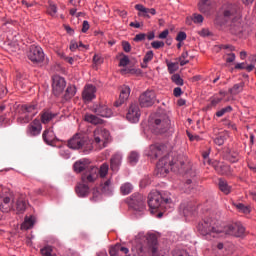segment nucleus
Here are the masks:
<instances>
[{
    "label": "nucleus",
    "mask_w": 256,
    "mask_h": 256,
    "mask_svg": "<svg viewBox=\"0 0 256 256\" xmlns=\"http://www.w3.org/2000/svg\"><path fill=\"white\" fill-rule=\"evenodd\" d=\"M234 206L236 207V209H238V211H240V213H245L247 215L251 212L249 206H245L242 203H234Z\"/></svg>",
    "instance_id": "37998d69"
},
{
    "label": "nucleus",
    "mask_w": 256,
    "mask_h": 256,
    "mask_svg": "<svg viewBox=\"0 0 256 256\" xmlns=\"http://www.w3.org/2000/svg\"><path fill=\"white\" fill-rule=\"evenodd\" d=\"M243 87H245V83L241 82L235 84L232 88L229 89L230 95H239L243 91Z\"/></svg>",
    "instance_id": "f704fd0d"
},
{
    "label": "nucleus",
    "mask_w": 256,
    "mask_h": 256,
    "mask_svg": "<svg viewBox=\"0 0 256 256\" xmlns=\"http://www.w3.org/2000/svg\"><path fill=\"white\" fill-rule=\"evenodd\" d=\"M27 57L32 63L39 65V63L45 61V52H43V48L40 46L32 45L29 48Z\"/></svg>",
    "instance_id": "9d476101"
},
{
    "label": "nucleus",
    "mask_w": 256,
    "mask_h": 256,
    "mask_svg": "<svg viewBox=\"0 0 256 256\" xmlns=\"http://www.w3.org/2000/svg\"><path fill=\"white\" fill-rule=\"evenodd\" d=\"M151 47H153V49H161L162 47H165V42H163V41H153L151 43Z\"/></svg>",
    "instance_id": "6e6d98bb"
},
{
    "label": "nucleus",
    "mask_w": 256,
    "mask_h": 256,
    "mask_svg": "<svg viewBox=\"0 0 256 256\" xmlns=\"http://www.w3.org/2000/svg\"><path fill=\"white\" fill-rule=\"evenodd\" d=\"M107 173H109V165L108 164H102L100 169H98V175L100 177H107Z\"/></svg>",
    "instance_id": "a18cd8bd"
},
{
    "label": "nucleus",
    "mask_w": 256,
    "mask_h": 256,
    "mask_svg": "<svg viewBox=\"0 0 256 256\" xmlns=\"http://www.w3.org/2000/svg\"><path fill=\"white\" fill-rule=\"evenodd\" d=\"M82 183H95L99 179V168L96 166H88L81 176Z\"/></svg>",
    "instance_id": "f8f14e48"
},
{
    "label": "nucleus",
    "mask_w": 256,
    "mask_h": 256,
    "mask_svg": "<svg viewBox=\"0 0 256 256\" xmlns=\"http://www.w3.org/2000/svg\"><path fill=\"white\" fill-rule=\"evenodd\" d=\"M213 0H200L198 3V9L200 13H209L211 11V5Z\"/></svg>",
    "instance_id": "cd10ccee"
},
{
    "label": "nucleus",
    "mask_w": 256,
    "mask_h": 256,
    "mask_svg": "<svg viewBox=\"0 0 256 256\" xmlns=\"http://www.w3.org/2000/svg\"><path fill=\"white\" fill-rule=\"evenodd\" d=\"M233 111V107L227 106L225 108H222L221 110L216 112V117H223V115H227V113H231Z\"/></svg>",
    "instance_id": "de8ad7c7"
},
{
    "label": "nucleus",
    "mask_w": 256,
    "mask_h": 256,
    "mask_svg": "<svg viewBox=\"0 0 256 256\" xmlns=\"http://www.w3.org/2000/svg\"><path fill=\"white\" fill-rule=\"evenodd\" d=\"M42 129L41 121L35 119L27 126L26 133L29 137H37V135H41Z\"/></svg>",
    "instance_id": "f3484780"
},
{
    "label": "nucleus",
    "mask_w": 256,
    "mask_h": 256,
    "mask_svg": "<svg viewBox=\"0 0 256 256\" xmlns=\"http://www.w3.org/2000/svg\"><path fill=\"white\" fill-rule=\"evenodd\" d=\"M153 55L154 54L152 50L148 51L143 58V63L147 64L150 61H153Z\"/></svg>",
    "instance_id": "5fc2aeb1"
},
{
    "label": "nucleus",
    "mask_w": 256,
    "mask_h": 256,
    "mask_svg": "<svg viewBox=\"0 0 256 256\" xmlns=\"http://www.w3.org/2000/svg\"><path fill=\"white\" fill-rule=\"evenodd\" d=\"M89 31V21L84 20L82 24V33H87Z\"/></svg>",
    "instance_id": "774afa93"
},
{
    "label": "nucleus",
    "mask_w": 256,
    "mask_h": 256,
    "mask_svg": "<svg viewBox=\"0 0 256 256\" xmlns=\"http://www.w3.org/2000/svg\"><path fill=\"white\" fill-rule=\"evenodd\" d=\"M200 37H209V35H211V32L209 31V29L204 28L201 31L198 32Z\"/></svg>",
    "instance_id": "052dcab7"
},
{
    "label": "nucleus",
    "mask_w": 256,
    "mask_h": 256,
    "mask_svg": "<svg viewBox=\"0 0 256 256\" xmlns=\"http://www.w3.org/2000/svg\"><path fill=\"white\" fill-rule=\"evenodd\" d=\"M139 117H141L139 105H137V103L131 104L126 114V118L130 123H139Z\"/></svg>",
    "instance_id": "dca6fc26"
},
{
    "label": "nucleus",
    "mask_w": 256,
    "mask_h": 256,
    "mask_svg": "<svg viewBox=\"0 0 256 256\" xmlns=\"http://www.w3.org/2000/svg\"><path fill=\"white\" fill-rule=\"evenodd\" d=\"M13 211H16L17 214L25 213L27 209V200L24 196L17 198L16 202L12 206Z\"/></svg>",
    "instance_id": "4be33fe9"
},
{
    "label": "nucleus",
    "mask_w": 256,
    "mask_h": 256,
    "mask_svg": "<svg viewBox=\"0 0 256 256\" xmlns=\"http://www.w3.org/2000/svg\"><path fill=\"white\" fill-rule=\"evenodd\" d=\"M91 165H89V160H79L77 162L74 163V171L76 173H82V171L86 172L87 171V167H90Z\"/></svg>",
    "instance_id": "393cba45"
},
{
    "label": "nucleus",
    "mask_w": 256,
    "mask_h": 256,
    "mask_svg": "<svg viewBox=\"0 0 256 256\" xmlns=\"http://www.w3.org/2000/svg\"><path fill=\"white\" fill-rule=\"evenodd\" d=\"M33 225H35V222L33 221V218H25L24 222L21 224L20 229L22 231H27L29 229H31V227H33Z\"/></svg>",
    "instance_id": "4c0bfd02"
},
{
    "label": "nucleus",
    "mask_w": 256,
    "mask_h": 256,
    "mask_svg": "<svg viewBox=\"0 0 256 256\" xmlns=\"http://www.w3.org/2000/svg\"><path fill=\"white\" fill-rule=\"evenodd\" d=\"M228 159L231 163H237V161H239V153L230 152V154L228 155Z\"/></svg>",
    "instance_id": "864d4df0"
},
{
    "label": "nucleus",
    "mask_w": 256,
    "mask_h": 256,
    "mask_svg": "<svg viewBox=\"0 0 256 256\" xmlns=\"http://www.w3.org/2000/svg\"><path fill=\"white\" fill-rule=\"evenodd\" d=\"M197 230L206 239L217 237L220 233H223V226H219L217 220L211 218H205L203 222H200L197 226Z\"/></svg>",
    "instance_id": "39448f33"
},
{
    "label": "nucleus",
    "mask_w": 256,
    "mask_h": 256,
    "mask_svg": "<svg viewBox=\"0 0 256 256\" xmlns=\"http://www.w3.org/2000/svg\"><path fill=\"white\" fill-rule=\"evenodd\" d=\"M93 113H96L100 117L109 118L113 115V111L105 104H96L92 108Z\"/></svg>",
    "instance_id": "a211bd4d"
},
{
    "label": "nucleus",
    "mask_w": 256,
    "mask_h": 256,
    "mask_svg": "<svg viewBox=\"0 0 256 256\" xmlns=\"http://www.w3.org/2000/svg\"><path fill=\"white\" fill-rule=\"evenodd\" d=\"M130 63L129 56L122 54V58L119 62V67H127Z\"/></svg>",
    "instance_id": "603ef678"
},
{
    "label": "nucleus",
    "mask_w": 256,
    "mask_h": 256,
    "mask_svg": "<svg viewBox=\"0 0 256 256\" xmlns=\"http://www.w3.org/2000/svg\"><path fill=\"white\" fill-rule=\"evenodd\" d=\"M213 167H214L215 171H217V173H219L220 175H225V172L228 169L227 166H225L219 162H214Z\"/></svg>",
    "instance_id": "a19ab883"
},
{
    "label": "nucleus",
    "mask_w": 256,
    "mask_h": 256,
    "mask_svg": "<svg viewBox=\"0 0 256 256\" xmlns=\"http://www.w3.org/2000/svg\"><path fill=\"white\" fill-rule=\"evenodd\" d=\"M227 132H221L215 139H214V143L215 145H218L219 147H221V145H223L225 143V141H227Z\"/></svg>",
    "instance_id": "e433bc0d"
},
{
    "label": "nucleus",
    "mask_w": 256,
    "mask_h": 256,
    "mask_svg": "<svg viewBox=\"0 0 256 256\" xmlns=\"http://www.w3.org/2000/svg\"><path fill=\"white\" fill-rule=\"evenodd\" d=\"M128 161L130 163V165H137L138 161H139V153L133 151L129 154L128 156Z\"/></svg>",
    "instance_id": "79ce46f5"
},
{
    "label": "nucleus",
    "mask_w": 256,
    "mask_h": 256,
    "mask_svg": "<svg viewBox=\"0 0 256 256\" xmlns=\"http://www.w3.org/2000/svg\"><path fill=\"white\" fill-rule=\"evenodd\" d=\"M135 9L139 11V15H142L143 17H149L150 11L149 8H145L143 4H137L135 5Z\"/></svg>",
    "instance_id": "ea45409f"
},
{
    "label": "nucleus",
    "mask_w": 256,
    "mask_h": 256,
    "mask_svg": "<svg viewBox=\"0 0 256 256\" xmlns=\"http://www.w3.org/2000/svg\"><path fill=\"white\" fill-rule=\"evenodd\" d=\"M103 192L99 191V188H94L92 191V201H99Z\"/></svg>",
    "instance_id": "8fccbe9b"
},
{
    "label": "nucleus",
    "mask_w": 256,
    "mask_h": 256,
    "mask_svg": "<svg viewBox=\"0 0 256 256\" xmlns=\"http://www.w3.org/2000/svg\"><path fill=\"white\" fill-rule=\"evenodd\" d=\"M225 235H233L234 237H243L245 235V226L241 222L222 226V232Z\"/></svg>",
    "instance_id": "9b49d317"
},
{
    "label": "nucleus",
    "mask_w": 256,
    "mask_h": 256,
    "mask_svg": "<svg viewBox=\"0 0 256 256\" xmlns=\"http://www.w3.org/2000/svg\"><path fill=\"white\" fill-rule=\"evenodd\" d=\"M194 211L195 204H193V202H184L180 205V213L184 215V217H191Z\"/></svg>",
    "instance_id": "b1692460"
},
{
    "label": "nucleus",
    "mask_w": 256,
    "mask_h": 256,
    "mask_svg": "<svg viewBox=\"0 0 256 256\" xmlns=\"http://www.w3.org/2000/svg\"><path fill=\"white\" fill-rule=\"evenodd\" d=\"M167 150V147L163 144L161 145H151L150 150L148 152V156L151 159H157V157H161L163 153Z\"/></svg>",
    "instance_id": "412c9836"
},
{
    "label": "nucleus",
    "mask_w": 256,
    "mask_h": 256,
    "mask_svg": "<svg viewBox=\"0 0 256 256\" xmlns=\"http://www.w3.org/2000/svg\"><path fill=\"white\" fill-rule=\"evenodd\" d=\"M172 256H189V253L185 250H174Z\"/></svg>",
    "instance_id": "4d7b16f0"
},
{
    "label": "nucleus",
    "mask_w": 256,
    "mask_h": 256,
    "mask_svg": "<svg viewBox=\"0 0 256 256\" xmlns=\"http://www.w3.org/2000/svg\"><path fill=\"white\" fill-rule=\"evenodd\" d=\"M141 107H151L155 103V92L147 90L139 97Z\"/></svg>",
    "instance_id": "2eb2a0df"
},
{
    "label": "nucleus",
    "mask_w": 256,
    "mask_h": 256,
    "mask_svg": "<svg viewBox=\"0 0 256 256\" xmlns=\"http://www.w3.org/2000/svg\"><path fill=\"white\" fill-rule=\"evenodd\" d=\"M146 246H138L137 253L139 256H147L151 253L152 256H163L159 252V243L157 242V236L150 234L146 238Z\"/></svg>",
    "instance_id": "0eeeda50"
},
{
    "label": "nucleus",
    "mask_w": 256,
    "mask_h": 256,
    "mask_svg": "<svg viewBox=\"0 0 256 256\" xmlns=\"http://www.w3.org/2000/svg\"><path fill=\"white\" fill-rule=\"evenodd\" d=\"M129 95H131V88L127 85H123L120 88V95L118 101H116V107H120V105H123L127 99H129Z\"/></svg>",
    "instance_id": "5701e85b"
},
{
    "label": "nucleus",
    "mask_w": 256,
    "mask_h": 256,
    "mask_svg": "<svg viewBox=\"0 0 256 256\" xmlns=\"http://www.w3.org/2000/svg\"><path fill=\"white\" fill-rule=\"evenodd\" d=\"M76 93H77V88H75V86H68L64 94V99L66 101H69V99L75 97Z\"/></svg>",
    "instance_id": "c9c22d12"
},
{
    "label": "nucleus",
    "mask_w": 256,
    "mask_h": 256,
    "mask_svg": "<svg viewBox=\"0 0 256 256\" xmlns=\"http://www.w3.org/2000/svg\"><path fill=\"white\" fill-rule=\"evenodd\" d=\"M37 113H39V104L37 102L18 105L15 110L16 121L19 125H26L30 121H33V117Z\"/></svg>",
    "instance_id": "7ed1b4c3"
},
{
    "label": "nucleus",
    "mask_w": 256,
    "mask_h": 256,
    "mask_svg": "<svg viewBox=\"0 0 256 256\" xmlns=\"http://www.w3.org/2000/svg\"><path fill=\"white\" fill-rule=\"evenodd\" d=\"M168 73L172 75L175 71L179 69V63L177 62H167Z\"/></svg>",
    "instance_id": "49530a36"
},
{
    "label": "nucleus",
    "mask_w": 256,
    "mask_h": 256,
    "mask_svg": "<svg viewBox=\"0 0 256 256\" xmlns=\"http://www.w3.org/2000/svg\"><path fill=\"white\" fill-rule=\"evenodd\" d=\"M185 39H187V34L185 32H179L176 36V41H179V43L185 41Z\"/></svg>",
    "instance_id": "bf43d9fd"
},
{
    "label": "nucleus",
    "mask_w": 256,
    "mask_h": 256,
    "mask_svg": "<svg viewBox=\"0 0 256 256\" xmlns=\"http://www.w3.org/2000/svg\"><path fill=\"white\" fill-rule=\"evenodd\" d=\"M163 201L165 203H171V198L163 199V196L161 195V193H159V191L150 192V194L148 195V206L151 213H155V211H157V209L161 207Z\"/></svg>",
    "instance_id": "6e6552de"
},
{
    "label": "nucleus",
    "mask_w": 256,
    "mask_h": 256,
    "mask_svg": "<svg viewBox=\"0 0 256 256\" xmlns=\"http://www.w3.org/2000/svg\"><path fill=\"white\" fill-rule=\"evenodd\" d=\"M109 137H111L109 130L97 128L94 130V141L92 145H96L97 149H104L107 145V141H109Z\"/></svg>",
    "instance_id": "1a4fd4ad"
},
{
    "label": "nucleus",
    "mask_w": 256,
    "mask_h": 256,
    "mask_svg": "<svg viewBox=\"0 0 256 256\" xmlns=\"http://www.w3.org/2000/svg\"><path fill=\"white\" fill-rule=\"evenodd\" d=\"M103 195H111L113 193V188L111 187V180H106L100 188Z\"/></svg>",
    "instance_id": "72a5a7b5"
},
{
    "label": "nucleus",
    "mask_w": 256,
    "mask_h": 256,
    "mask_svg": "<svg viewBox=\"0 0 256 256\" xmlns=\"http://www.w3.org/2000/svg\"><path fill=\"white\" fill-rule=\"evenodd\" d=\"M84 121L91 123L92 125H103V119L95 116L94 114H85Z\"/></svg>",
    "instance_id": "7c9ffc66"
},
{
    "label": "nucleus",
    "mask_w": 256,
    "mask_h": 256,
    "mask_svg": "<svg viewBox=\"0 0 256 256\" xmlns=\"http://www.w3.org/2000/svg\"><path fill=\"white\" fill-rule=\"evenodd\" d=\"M11 199L13 195H1L0 194V211L2 213H9L13 207H11Z\"/></svg>",
    "instance_id": "6ab92c4d"
},
{
    "label": "nucleus",
    "mask_w": 256,
    "mask_h": 256,
    "mask_svg": "<svg viewBox=\"0 0 256 256\" xmlns=\"http://www.w3.org/2000/svg\"><path fill=\"white\" fill-rule=\"evenodd\" d=\"M145 37H147V35L145 33L137 34L134 38V41H136V42L145 41Z\"/></svg>",
    "instance_id": "e2e57ef3"
},
{
    "label": "nucleus",
    "mask_w": 256,
    "mask_h": 256,
    "mask_svg": "<svg viewBox=\"0 0 256 256\" xmlns=\"http://www.w3.org/2000/svg\"><path fill=\"white\" fill-rule=\"evenodd\" d=\"M109 254L110 256H119V247H117V245L111 247Z\"/></svg>",
    "instance_id": "13d9d810"
},
{
    "label": "nucleus",
    "mask_w": 256,
    "mask_h": 256,
    "mask_svg": "<svg viewBox=\"0 0 256 256\" xmlns=\"http://www.w3.org/2000/svg\"><path fill=\"white\" fill-rule=\"evenodd\" d=\"M171 80L175 83V85H178L180 87H182L183 85V78H181V76L179 74H173L171 77Z\"/></svg>",
    "instance_id": "09e8293b"
},
{
    "label": "nucleus",
    "mask_w": 256,
    "mask_h": 256,
    "mask_svg": "<svg viewBox=\"0 0 256 256\" xmlns=\"http://www.w3.org/2000/svg\"><path fill=\"white\" fill-rule=\"evenodd\" d=\"M195 187H197V179H195V173H192V179H187L184 184V191L185 193H191Z\"/></svg>",
    "instance_id": "bb28decb"
},
{
    "label": "nucleus",
    "mask_w": 256,
    "mask_h": 256,
    "mask_svg": "<svg viewBox=\"0 0 256 256\" xmlns=\"http://www.w3.org/2000/svg\"><path fill=\"white\" fill-rule=\"evenodd\" d=\"M121 159L123 156L121 154H115L110 161V167L112 171H119V167H121Z\"/></svg>",
    "instance_id": "c85d7f7f"
},
{
    "label": "nucleus",
    "mask_w": 256,
    "mask_h": 256,
    "mask_svg": "<svg viewBox=\"0 0 256 256\" xmlns=\"http://www.w3.org/2000/svg\"><path fill=\"white\" fill-rule=\"evenodd\" d=\"M57 117V114L50 112V111H46L43 112L41 114V123H43L44 125H47V123H50V121H53V119H55Z\"/></svg>",
    "instance_id": "2f4dec72"
},
{
    "label": "nucleus",
    "mask_w": 256,
    "mask_h": 256,
    "mask_svg": "<svg viewBox=\"0 0 256 256\" xmlns=\"http://www.w3.org/2000/svg\"><path fill=\"white\" fill-rule=\"evenodd\" d=\"M183 94V90H181V87L174 88L173 95L174 97H181Z\"/></svg>",
    "instance_id": "338daca9"
},
{
    "label": "nucleus",
    "mask_w": 256,
    "mask_h": 256,
    "mask_svg": "<svg viewBox=\"0 0 256 256\" xmlns=\"http://www.w3.org/2000/svg\"><path fill=\"white\" fill-rule=\"evenodd\" d=\"M129 205L134 211L141 213L145 210V198L142 194H133L130 198Z\"/></svg>",
    "instance_id": "ddd939ff"
},
{
    "label": "nucleus",
    "mask_w": 256,
    "mask_h": 256,
    "mask_svg": "<svg viewBox=\"0 0 256 256\" xmlns=\"http://www.w3.org/2000/svg\"><path fill=\"white\" fill-rule=\"evenodd\" d=\"M42 138L47 145H52L55 140V133L53 132V129H46L42 134Z\"/></svg>",
    "instance_id": "c756f323"
},
{
    "label": "nucleus",
    "mask_w": 256,
    "mask_h": 256,
    "mask_svg": "<svg viewBox=\"0 0 256 256\" xmlns=\"http://www.w3.org/2000/svg\"><path fill=\"white\" fill-rule=\"evenodd\" d=\"M70 149H81L83 153H91L93 151V141L83 134H76L68 141Z\"/></svg>",
    "instance_id": "423d86ee"
},
{
    "label": "nucleus",
    "mask_w": 256,
    "mask_h": 256,
    "mask_svg": "<svg viewBox=\"0 0 256 256\" xmlns=\"http://www.w3.org/2000/svg\"><path fill=\"white\" fill-rule=\"evenodd\" d=\"M218 187L224 195H229V193H231V186H229L224 179H219Z\"/></svg>",
    "instance_id": "473e14b6"
},
{
    "label": "nucleus",
    "mask_w": 256,
    "mask_h": 256,
    "mask_svg": "<svg viewBox=\"0 0 256 256\" xmlns=\"http://www.w3.org/2000/svg\"><path fill=\"white\" fill-rule=\"evenodd\" d=\"M185 165V157L175 152H171L168 155L162 157L156 165V175L158 177H165L169 171H181Z\"/></svg>",
    "instance_id": "f257e3e1"
},
{
    "label": "nucleus",
    "mask_w": 256,
    "mask_h": 256,
    "mask_svg": "<svg viewBox=\"0 0 256 256\" xmlns=\"http://www.w3.org/2000/svg\"><path fill=\"white\" fill-rule=\"evenodd\" d=\"M133 191V185L129 182H126L121 185L120 187V192L122 195H129V193H132Z\"/></svg>",
    "instance_id": "58836bf2"
},
{
    "label": "nucleus",
    "mask_w": 256,
    "mask_h": 256,
    "mask_svg": "<svg viewBox=\"0 0 256 256\" xmlns=\"http://www.w3.org/2000/svg\"><path fill=\"white\" fill-rule=\"evenodd\" d=\"M79 49V44H77V41L72 40L70 42V51H77Z\"/></svg>",
    "instance_id": "69168bd1"
},
{
    "label": "nucleus",
    "mask_w": 256,
    "mask_h": 256,
    "mask_svg": "<svg viewBox=\"0 0 256 256\" xmlns=\"http://www.w3.org/2000/svg\"><path fill=\"white\" fill-rule=\"evenodd\" d=\"M65 87H67V82L65 81V78L61 76H55L53 78L52 91L56 97H59V95H61V93L65 91Z\"/></svg>",
    "instance_id": "4468645a"
},
{
    "label": "nucleus",
    "mask_w": 256,
    "mask_h": 256,
    "mask_svg": "<svg viewBox=\"0 0 256 256\" xmlns=\"http://www.w3.org/2000/svg\"><path fill=\"white\" fill-rule=\"evenodd\" d=\"M42 256H57L53 253V248L51 246H45L40 250Z\"/></svg>",
    "instance_id": "c03bdc74"
},
{
    "label": "nucleus",
    "mask_w": 256,
    "mask_h": 256,
    "mask_svg": "<svg viewBox=\"0 0 256 256\" xmlns=\"http://www.w3.org/2000/svg\"><path fill=\"white\" fill-rule=\"evenodd\" d=\"M223 19L233 35H241V33H243L241 15L239 14V9L236 5L230 4L225 8Z\"/></svg>",
    "instance_id": "f03ea898"
},
{
    "label": "nucleus",
    "mask_w": 256,
    "mask_h": 256,
    "mask_svg": "<svg viewBox=\"0 0 256 256\" xmlns=\"http://www.w3.org/2000/svg\"><path fill=\"white\" fill-rule=\"evenodd\" d=\"M76 193L78 197H87L89 195V185H87V182L79 183L76 186Z\"/></svg>",
    "instance_id": "a878e982"
},
{
    "label": "nucleus",
    "mask_w": 256,
    "mask_h": 256,
    "mask_svg": "<svg viewBox=\"0 0 256 256\" xmlns=\"http://www.w3.org/2000/svg\"><path fill=\"white\" fill-rule=\"evenodd\" d=\"M95 93H97V88H95V86L92 84H88L84 87L82 92V99L85 102L93 101V99L96 97Z\"/></svg>",
    "instance_id": "aec40b11"
},
{
    "label": "nucleus",
    "mask_w": 256,
    "mask_h": 256,
    "mask_svg": "<svg viewBox=\"0 0 256 256\" xmlns=\"http://www.w3.org/2000/svg\"><path fill=\"white\" fill-rule=\"evenodd\" d=\"M148 125L152 133L163 135L171 129V120L167 114H158L149 118Z\"/></svg>",
    "instance_id": "20e7f679"
},
{
    "label": "nucleus",
    "mask_w": 256,
    "mask_h": 256,
    "mask_svg": "<svg viewBox=\"0 0 256 256\" xmlns=\"http://www.w3.org/2000/svg\"><path fill=\"white\" fill-rule=\"evenodd\" d=\"M47 13L51 15V17H55V15H57V6L55 4H49Z\"/></svg>",
    "instance_id": "3c124183"
},
{
    "label": "nucleus",
    "mask_w": 256,
    "mask_h": 256,
    "mask_svg": "<svg viewBox=\"0 0 256 256\" xmlns=\"http://www.w3.org/2000/svg\"><path fill=\"white\" fill-rule=\"evenodd\" d=\"M193 21L194 23H203V15L194 14Z\"/></svg>",
    "instance_id": "0e129e2a"
},
{
    "label": "nucleus",
    "mask_w": 256,
    "mask_h": 256,
    "mask_svg": "<svg viewBox=\"0 0 256 256\" xmlns=\"http://www.w3.org/2000/svg\"><path fill=\"white\" fill-rule=\"evenodd\" d=\"M122 47L125 53L131 52V44L129 42H122Z\"/></svg>",
    "instance_id": "680f3d73"
}]
</instances>
